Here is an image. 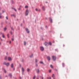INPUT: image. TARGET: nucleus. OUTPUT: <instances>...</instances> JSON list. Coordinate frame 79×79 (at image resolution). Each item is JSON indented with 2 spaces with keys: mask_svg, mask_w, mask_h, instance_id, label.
I'll return each mask as SVG.
<instances>
[{
  "mask_svg": "<svg viewBox=\"0 0 79 79\" xmlns=\"http://www.w3.org/2000/svg\"><path fill=\"white\" fill-rule=\"evenodd\" d=\"M40 49L41 51H44V48L43 47H40Z\"/></svg>",
  "mask_w": 79,
  "mask_h": 79,
  "instance_id": "20e7f679",
  "label": "nucleus"
},
{
  "mask_svg": "<svg viewBox=\"0 0 79 79\" xmlns=\"http://www.w3.org/2000/svg\"><path fill=\"white\" fill-rule=\"evenodd\" d=\"M0 39H1V38L0 37Z\"/></svg>",
  "mask_w": 79,
  "mask_h": 79,
  "instance_id": "13d9d810",
  "label": "nucleus"
},
{
  "mask_svg": "<svg viewBox=\"0 0 79 79\" xmlns=\"http://www.w3.org/2000/svg\"><path fill=\"white\" fill-rule=\"evenodd\" d=\"M41 79H44V77H41Z\"/></svg>",
  "mask_w": 79,
  "mask_h": 79,
  "instance_id": "473e14b6",
  "label": "nucleus"
},
{
  "mask_svg": "<svg viewBox=\"0 0 79 79\" xmlns=\"http://www.w3.org/2000/svg\"><path fill=\"white\" fill-rule=\"evenodd\" d=\"M10 33L11 34H12V32H11Z\"/></svg>",
  "mask_w": 79,
  "mask_h": 79,
  "instance_id": "de8ad7c7",
  "label": "nucleus"
},
{
  "mask_svg": "<svg viewBox=\"0 0 79 79\" xmlns=\"http://www.w3.org/2000/svg\"><path fill=\"white\" fill-rule=\"evenodd\" d=\"M11 16H14V17H15V15L13 14L12 15H11Z\"/></svg>",
  "mask_w": 79,
  "mask_h": 79,
  "instance_id": "dca6fc26",
  "label": "nucleus"
},
{
  "mask_svg": "<svg viewBox=\"0 0 79 79\" xmlns=\"http://www.w3.org/2000/svg\"><path fill=\"white\" fill-rule=\"evenodd\" d=\"M9 76H10V78H11L12 77V75H11V74L10 73L9 74Z\"/></svg>",
  "mask_w": 79,
  "mask_h": 79,
  "instance_id": "1a4fd4ad",
  "label": "nucleus"
},
{
  "mask_svg": "<svg viewBox=\"0 0 79 79\" xmlns=\"http://www.w3.org/2000/svg\"><path fill=\"white\" fill-rule=\"evenodd\" d=\"M35 61L36 63L37 62V59H35Z\"/></svg>",
  "mask_w": 79,
  "mask_h": 79,
  "instance_id": "a878e982",
  "label": "nucleus"
},
{
  "mask_svg": "<svg viewBox=\"0 0 79 79\" xmlns=\"http://www.w3.org/2000/svg\"><path fill=\"white\" fill-rule=\"evenodd\" d=\"M26 31L27 32V33H29V31L27 28H26Z\"/></svg>",
  "mask_w": 79,
  "mask_h": 79,
  "instance_id": "423d86ee",
  "label": "nucleus"
},
{
  "mask_svg": "<svg viewBox=\"0 0 79 79\" xmlns=\"http://www.w3.org/2000/svg\"><path fill=\"white\" fill-rule=\"evenodd\" d=\"M53 76H54V74H52V77L53 78V77H53Z\"/></svg>",
  "mask_w": 79,
  "mask_h": 79,
  "instance_id": "7c9ffc66",
  "label": "nucleus"
},
{
  "mask_svg": "<svg viewBox=\"0 0 79 79\" xmlns=\"http://www.w3.org/2000/svg\"><path fill=\"white\" fill-rule=\"evenodd\" d=\"M24 45H26V42L24 41Z\"/></svg>",
  "mask_w": 79,
  "mask_h": 79,
  "instance_id": "bb28decb",
  "label": "nucleus"
},
{
  "mask_svg": "<svg viewBox=\"0 0 79 79\" xmlns=\"http://www.w3.org/2000/svg\"><path fill=\"white\" fill-rule=\"evenodd\" d=\"M19 78H20V79H21V77H19Z\"/></svg>",
  "mask_w": 79,
  "mask_h": 79,
  "instance_id": "09e8293b",
  "label": "nucleus"
},
{
  "mask_svg": "<svg viewBox=\"0 0 79 79\" xmlns=\"http://www.w3.org/2000/svg\"><path fill=\"white\" fill-rule=\"evenodd\" d=\"M19 10H20V8H19Z\"/></svg>",
  "mask_w": 79,
  "mask_h": 79,
  "instance_id": "6e6d98bb",
  "label": "nucleus"
},
{
  "mask_svg": "<svg viewBox=\"0 0 79 79\" xmlns=\"http://www.w3.org/2000/svg\"><path fill=\"white\" fill-rule=\"evenodd\" d=\"M6 76V77H8V76Z\"/></svg>",
  "mask_w": 79,
  "mask_h": 79,
  "instance_id": "864d4df0",
  "label": "nucleus"
},
{
  "mask_svg": "<svg viewBox=\"0 0 79 79\" xmlns=\"http://www.w3.org/2000/svg\"><path fill=\"white\" fill-rule=\"evenodd\" d=\"M8 60L9 61H11V58L10 57H8Z\"/></svg>",
  "mask_w": 79,
  "mask_h": 79,
  "instance_id": "6e6552de",
  "label": "nucleus"
},
{
  "mask_svg": "<svg viewBox=\"0 0 79 79\" xmlns=\"http://www.w3.org/2000/svg\"><path fill=\"white\" fill-rule=\"evenodd\" d=\"M11 40H12V41H13V40H14L13 39V38H12V39H11Z\"/></svg>",
  "mask_w": 79,
  "mask_h": 79,
  "instance_id": "72a5a7b5",
  "label": "nucleus"
},
{
  "mask_svg": "<svg viewBox=\"0 0 79 79\" xmlns=\"http://www.w3.org/2000/svg\"><path fill=\"white\" fill-rule=\"evenodd\" d=\"M14 10L15 11H16V10L15 9H14Z\"/></svg>",
  "mask_w": 79,
  "mask_h": 79,
  "instance_id": "c9c22d12",
  "label": "nucleus"
},
{
  "mask_svg": "<svg viewBox=\"0 0 79 79\" xmlns=\"http://www.w3.org/2000/svg\"><path fill=\"white\" fill-rule=\"evenodd\" d=\"M47 78L48 79H51V77H47Z\"/></svg>",
  "mask_w": 79,
  "mask_h": 79,
  "instance_id": "cd10ccee",
  "label": "nucleus"
},
{
  "mask_svg": "<svg viewBox=\"0 0 79 79\" xmlns=\"http://www.w3.org/2000/svg\"><path fill=\"white\" fill-rule=\"evenodd\" d=\"M47 59L48 61H50V56H47Z\"/></svg>",
  "mask_w": 79,
  "mask_h": 79,
  "instance_id": "0eeeda50",
  "label": "nucleus"
},
{
  "mask_svg": "<svg viewBox=\"0 0 79 79\" xmlns=\"http://www.w3.org/2000/svg\"><path fill=\"white\" fill-rule=\"evenodd\" d=\"M36 79H39V78H37Z\"/></svg>",
  "mask_w": 79,
  "mask_h": 79,
  "instance_id": "3c124183",
  "label": "nucleus"
},
{
  "mask_svg": "<svg viewBox=\"0 0 79 79\" xmlns=\"http://www.w3.org/2000/svg\"><path fill=\"white\" fill-rule=\"evenodd\" d=\"M30 69H27V71L28 72H29V71H30Z\"/></svg>",
  "mask_w": 79,
  "mask_h": 79,
  "instance_id": "a211bd4d",
  "label": "nucleus"
},
{
  "mask_svg": "<svg viewBox=\"0 0 79 79\" xmlns=\"http://www.w3.org/2000/svg\"><path fill=\"white\" fill-rule=\"evenodd\" d=\"M11 68H13V64H12L11 65Z\"/></svg>",
  "mask_w": 79,
  "mask_h": 79,
  "instance_id": "ddd939ff",
  "label": "nucleus"
},
{
  "mask_svg": "<svg viewBox=\"0 0 79 79\" xmlns=\"http://www.w3.org/2000/svg\"><path fill=\"white\" fill-rule=\"evenodd\" d=\"M29 10L27 9L25 11V16H27V15H28V14H29Z\"/></svg>",
  "mask_w": 79,
  "mask_h": 79,
  "instance_id": "f257e3e1",
  "label": "nucleus"
},
{
  "mask_svg": "<svg viewBox=\"0 0 79 79\" xmlns=\"http://www.w3.org/2000/svg\"><path fill=\"white\" fill-rule=\"evenodd\" d=\"M42 8V10L43 11H45V7L43 6Z\"/></svg>",
  "mask_w": 79,
  "mask_h": 79,
  "instance_id": "9b49d317",
  "label": "nucleus"
},
{
  "mask_svg": "<svg viewBox=\"0 0 79 79\" xmlns=\"http://www.w3.org/2000/svg\"><path fill=\"white\" fill-rule=\"evenodd\" d=\"M37 73H39V69H37Z\"/></svg>",
  "mask_w": 79,
  "mask_h": 79,
  "instance_id": "f8f14e48",
  "label": "nucleus"
},
{
  "mask_svg": "<svg viewBox=\"0 0 79 79\" xmlns=\"http://www.w3.org/2000/svg\"><path fill=\"white\" fill-rule=\"evenodd\" d=\"M4 11L3 10V11H2V13H4Z\"/></svg>",
  "mask_w": 79,
  "mask_h": 79,
  "instance_id": "37998d69",
  "label": "nucleus"
},
{
  "mask_svg": "<svg viewBox=\"0 0 79 79\" xmlns=\"http://www.w3.org/2000/svg\"><path fill=\"white\" fill-rule=\"evenodd\" d=\"M7 36L8 38H9L10 36H9V34H8L7 35Z\"/></svg>",
  "mask_w": 79,
  "mask_h": 79,
  "instance_id": "f3484780",
  "label": "nucleus"
},
{
  "mask_svg": "<svg viewBox=\"0 0 79 79\" xmlns=\"http://www.w3.org/2000/svg\"><path fill=\"white\" fill-rule=\"evenodd\" d=\"M2 36L3 38H5V36H4L3 34H2Z\"/></svg>",
  "mask_w": 79,
  "mask_h": 79,
  "instance_id": "412c9836",
  "label": "nucleus"
},
{
  "mask_svg": "<svg viewBox=\"0 0 79 79\" xmlns=\"http://www.w3.org/2000/svg\"><path fill=\"white\" fill-rule=\"evenodd\" d=\"M10 44H11V41H10L9 42Z\"/></svg>",
  "mask_w": 79,
  "mask_h": 79,
  "instance_id": "79ce46f5",
  "label": "nucleus"
},
{
  "mask_svg": "<svg viewBox=\"0 0 79 79\" xmlns=\"http://www.w3.org/2000/svg\"><path fill=\"white\" fill-rule=\"evenodd\" d=\"M5 65H6L7 66H8L9 65H10V63H6V62H5L3 63Z\"/></svg>",
  "mask_w": 79,
  "mask_h": 79,
  "instance_id": "7ed1b4c3",
  "label": "nucleus"
},
{
  "mask_svg": "<svg viewBox=\"0 0 79 79\" xmlns=\"http://www.w3.org/2000/svg\"><path fill=\"white\" fill-rule=\"evenodd\" d=\"M44 44L45 46H46V47H47V46L48 45V43L47 42H45L44 43Z\"/></svg>",
  "mask_w": 79,
  "mask_h": 79,
  "instance_id": "39448f33",
  "label": "nucleus"
},
{
  "mask_svg": "<svg viewBox=\"0 0 79 79\" xmlns=\"http://www.w3.org/2000/svg\"><path fill=\"white\" fill-rule=\"evenodd\" d=\"M25 8H28V6H25Z\"/></svg>",
  "mask_w": 79,
  "mask_h": 79,
  "instance_id": "393cba45",
  "label": "nucleus"
},
{
  "mask_svg": "<svg viewBox=\"0 0 79 79\" xmlns=\"http://www.w3.org/2000/svg\"><path fill=\"white\" fill-rule=\"evenodd\" d=\"M12 3H13L14 2H13V1H12Z\"/></svg>",
  "mask_w": 79,
  "mask_h": 79,
  "instance_id": "58836bf2",
  "label": "nucleus"
},
{
  "mask_svg": "<svg viewBox=\"0 0 79 79\" xmlns=\"http://www.w3.org/2000/svg\"><path fill=\"white\" fill-rule=\"evenodd\" d=\"M49 44L50 45H52V43L51 42H49Z\"/></svg>",
  "mask_w": 79,
  "mask_h": 79,
  "instance_id": "6ab92c4d",
  "label": "nucleus"
},
{
  "mask_svg": "<svg viewBox=\"0 0 79 79\" xmlns=\"http://www.w3.org/2000/svg\"><path fill=\"white\" fill-rule=\"evenodd\" d=\"M6 19H8V17H6Z\"/></svg>",
  "mask_w": 79,
  "mask_h": 79,
  "instance_id": "2f4dec72",
  "label": "nucleus"
},
{
  "mask_svg": "<svg viewBox=\"0 0 79 79\" xmlns=\"http://www.w3.org/2000/svg\"><path fill=\"white\" fill-rule=\"evenodd\" d=\"M22 71H23V72H24V68H22Z\"/></svg>",
  "mask_w": 79,
  "mask_h": 79,
  "instance_id": "2eb2a0df",
  "label": "nucleus"
},
{
  "mask_svg": "<svg viewBox=\"0 0 79 79\" xmlns=\"http://www.w3.org/2000/svg\"><path fill=\"white\" fill-rule=\"evenodd\" d=\"M4 73H6V70H4Z\"/></svg>",
  "mask_w": 79,
  "mask_h": 79,
  "instance_id": "e433bc0d",
  "label": "nucleus"
},
{
  "mask_svg": "<svg viewBox=\"0 0 79 79\" xmlns=\"http://www.w3.org/2000/svg\"><path fill=\"white\" fill-rule=\"evenodd\" d=\"M36 66H38V65H37V64H36L35 65Z\"/></svg>",
  "mask_w": 79,
  "mask_h": 79,
  "instance_id": "f704fd0d",
  "label": "nucleus"
},
{
  "mask_svg": "<svg viewBox=\"0 0 79 79\" xmlns=\"http://www.w3.org/2000/svg\"><path fill=\"white\" fill-rule=\"evenodd\" d=\"M50 67L51 68H53V66H52V65H51L50 66Z\"/></svg>",
  "mask_w": 79,
  "mask_h": 79,
  "instance_id": "4be33fe9",
  "label": "nucleus"
},
{
  "mask_svg": "<svg viewBox=\"0 0 79 79\" xmlns=\"http://www.w3.org/2000/svg\"><path fill=\"white\" fill-rule=\"evenodd\" d=\"M64 63L62 64L63 66H64Z\"/></svg>",
  "mask_w": 79,
  "mask_h": 79,
  "instance_id": "4c0bfd02",
  "label": "nucleus"
},
{
  "mask_svg": "<svg viewBox=\"0 0 79 79\" xmlns=\"http://www.w3.org/2000/svg\"><path fill=\"white\" fill-rule=\"evenodd\" d=\"M1 41H2L3 40H2V39H1Z\"/></svg>",
  "mask_w": 79,
  "mask_h": 79,
  "instance_id": "c03bdc74",
  "label": "nucleus"
},
{
  "mask_svg": "<svg viewBox=\"0 0 79 79\" xmlns=\"http://www.w3.org/2000/svg\"><path fill=\"white\" fill-rule=\"evenodd\" d=\"M52 58L53 61H55V60H56V58L55 56H52Z\"/></svg>",
  "mask_w": 79,
  "mask_h": 79,
  "instance_id": "f03ea898",
  "label": "nucleus"
},
{
  "mask_svg": "<svg viewBox=\"0 0 79 79\" xmlns=\"http://www.w3.org/2000/svg\"><path fill=\"white\" fill-rule=\"evenodd\" d=\"M35 10L36 11H37V9H36Z\"/></svg>",
  "mask_w": 79,
  "mask_h": 79,
  "instance_id": "ea45409f",
  "label": "nucleus"
},
{
  "mask_svg": "<svg viewBox=\"0 0 79 79\" xmlns=\"http://www.w3.org/2000/svg\"><path fill=\"white\" fill-rule=\"evenodd\" d=\"M51 71H52L51 70H49V72L50 73L51 72Z\"/></svg>",
  "mask_w": 79,
  "mask_h": 79,
  "instance_id": "c756f323",
  "label": "nucleus"
},
{
  "mask_svg": "<svg viewBox=\"0 0 79 79\" xmlns=\"http://www.w3.org/2000/svg\"><path fill=\"white\" fill-rule=\"evenodd\" d=\"M40 64H43V62L42 61H40Z\"/></svg>",
  "mask_w": 79,
  "mask_h": 79,
  "instance_id": "5701e85b",
  "label": "nucleus"
},
{
  "mask_svg": "<svg viewBox=\"0 0 79 79\" xmlns=\"http://www.w3.org/2000/svg\"><path fill=\"white\" fill-rule=\"evenodd\" d=\"M0 78L1 79H2V77H0Z\"/></svg>",
  "mask_w": 79,
  "mask_h": 79,
  "instance_id": "a18cd8bd",
  "label": "nucleus"
},
{
  "mask_svg": "<svg viewBox=\"0 0 79 79\" xmlns=\"http://www.w3.org/2000/svg\"><path fill=\"white\" fill-rule=\"evenodd\" d=\"M39 11H40V10H39Z\"/></svg>",
  "mask_w": 79,
  "mask_h": 79,
  "instance_id": "5fc2aeb1",
  "label": "nucleus"
},
{
  "mask_svg": "<svg viewBox=\"0 0 79 79\" xmlns=\"http://www.w3.org/2000/svg\"><path fill=\"white\" fill-rule=\"evenodd\" d=\"M53 79H55V78H54V77H53Z\"/></svg>",
  "mask_w": 79,
  "mask_h": 79,
  "instance_id": "49530a36",
  "label": "nucleus"
},
{
  "mask_svg": "<svg viewBox=\"0 0 79 79\" xmlns=\"http://www.w3.org/2000/svg\"><path fill=\"white\" fill-rule=\"evenodd\" d=\"M4 30L5 31H6V28L5 27L4 28Z\"/></svg>",
  "mask_w": 79,
  "mask_h": 79,
  "instance_id": "c85d7f7f",
  "label": "nucleus"
},
{
  "mask_svg": "<svg viewBox=\"0 0 79 79\" xmlns=\"http://www.w3.org/2000/svg\"><path fill=\"white\" fill-rule=\"evenodd\" d=\"M4 59L5 60H7V57L6 56L5 57Z\"/></svg>",
  "mask_w": 79,
  "mask_h": 79,
  "instance_id": "4468645a",
  "label": "nucleus"
},
{
  "mask_svg": "<svg viewBox=\"0 0 79 79\" xmlns=\"http://www.w3.org/2000/svg\"><path fill=\"white\" fill-rule=\"evenodd\" d=\"M2 18V16H0V18Z\"/></svg>",
  "mask_w": 79,
  "mask_h": 79,
  "instance_id": "a19ab883",
  "label": "nucleus"
},
{
  "mask_svg": "<svg viewBox=\"0 0 79 79\" xmlns=\"http://www.w3.org/2000/svg\"><path fill=\"white\" fill-rule=\"evenodd\" d=\"M49 20L51 23H52V19L51 18H49Z\"/></svg>",
  "mask_w": 79,
  "mask_h": 79,
  "instance_id": "9d476101",
  "label": "nucleus"
},
{
  "mask_svg": "<svg viewBox=\"0 0 79 79\" xmlns=\"http://www.w3.org/2000/svg\"><path fill=\"white\" fill-rule=\"evenodd\" d=\"M32 56H33V55L32 54L30 56V58H32Z\"/></svg>",
  "mask_w": 79,
  "mask_h": 79,
  "instance_id": "aec40b11",
  "label": "nucleus"
},
{
  "mask_svg": "<svg viewBox=\"0 0 79 79\" xmlns=\"http://www.w3.org/2000/svg\"><path fill=\"white\" fill-rule=\"evenodd\" d=\"M35 76H34L33 77V79H35Z\"/></svg>",
  "mask_w": 79,
  "mask_h": 79,
  "instance_id": "b1692460",
  "label": "nucleus"
},
{
  "mask_svg": "<svg viewBox=\"0 0 79 79\" xmlns=\"http://www.w3.org/2000/svg\"><path fill=\"white\" fill-rule=\"evenodd\" d=\"M0 9H1V8H0Z\"/></svg>",
  "mask_w": 79,
  "mask_h": 79,
  "instance_id": "4d7b16f0",
  "label": "nucleus"
},
{
  "mask_svg": "<svg viewBox=\"0 0 79 79\" xmlns=\"http://www.w3.org/2000/svg\"><path fill=\"white\" fill-rule=\"evenodd\" d=\"M0 15H2V13H0Z\"/></svg>",
  "mask_w": 79,
  "mask_h": 79,
  "instance_id": "603ef678",
  "label": "nucleus"
},
{
  "mask_svg": "<svg viewBox=\"0 0 79 79\" xmlns=\"http://www.w3.org/2000/svg\"><path fill=\"white\" fill-rule=\"evenodd\" d=\"M11 29H13V28L12 27V28H11Z\"/></svg>",
  "mask_w": 79,
  "mask_h": 79,
  "instance_id": "8fccbe9b",
  "label": "nucleus"
}]
</instances>
